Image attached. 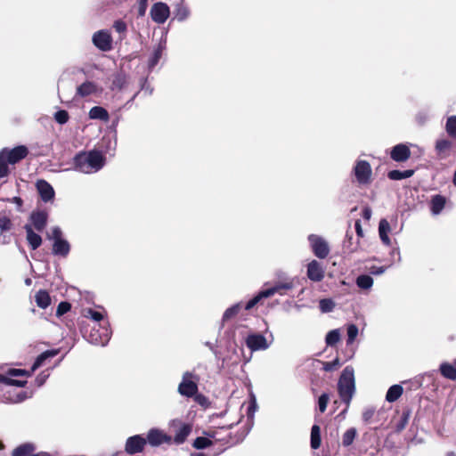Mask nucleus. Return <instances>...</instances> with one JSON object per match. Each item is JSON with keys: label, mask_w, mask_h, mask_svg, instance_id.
I'll use <instances>...</instances> for the list:
<instances>
[{"label": "nucleus", "mask_w": 456, "mask_h": 456, "mask_svg": "<svg viewBox=\"0 0 456 456\" xmlns=\"http://www.w3.org/2000/svg\"><path fill=\"white\" fill-rule=\"evenodd\" d=\"M74 164L76 170L84 174H92L102 168L105 158L98 151H84L76 155Z\"/></svg>", "instance_id": "f257e3e1"}, {"label": "nucleus", "mask_w": 456, "mask_h": 456, "mask_svg": "<svg viewBox=\"0 0 456 456\" xmlns=\"http://www.w3.org/2000/svg\"><path fill=\"white\" fill-rule=\"evenodd\" d=\"M28 151L27 147L20 145L12 150L4 149L0 151V178L5 177L9 174L8 164H16L26 158Z\"/></svg>", "instance_id": "f03ea898"}, {"label": "nucleus", "mask_w": 456, "mask_h": 456, "mask_svg": "<svg viewBox=\"0 0 456 456\" xmlns=\"http://www.w3.org/2000/svg\"><path fill=\"white\" fill-rule=\"evenodd\" d=\"M338 394L342 401L348 404L355 391L354 370L352 366H346L338 379Z\"/></svg>", "instance_id": "7ed1b4c3"}, {"label": "nucleus", "mask_w": 456, "mask_h": 456, "mask_svg": "<svg viewBox=\"0 0 456 456\" xmlns=\"http://www.w3.org/2000/svg\"><path fill=\"white\" fill-rule=\"evenodd\" d=\"M168 428L174 434L172 441L175 444H182L191 433L192 423L185 422L180 418H175L169 420Z\"/></svg>", "instance_id": "20e7f679"}, {"label": "nucleus", "mask_w": 456, "mask_h": 456, "mask_svg": "<svg viewBox=\"0 0 456 456\" xmlns=\"http://www.w3.org/2000/svg\"><path fill=\"white\" fill-rule=\"evenodd\" d=\"M48 239L53 240V254L66 257L70 250L69 243L62 239V232L59 227H53L48 234Z\"/></svg>", "instance_id": "39448f33"}, {"label": "nucleus", "mask_w": 456, "mask_h": 456, "mask_svg": "<svg viewBox=\"0 0 456 456\" xmlns=\"http://www.w3.org/2000/svg\"><path fill=\"white\" fill-rule=\"evenodd\" d=\"M310 247L314 254L321 259L326 258L330 254V247L328 242L321 236L310 234L308 236Z\"/></svg>", "instance_id": "423d86ee"}, {"label": "nucleus", "mask_w": 456, "mask_h": 456, "mask_svg": "<svg viewBox=\"0 0 456 456\" xmlns=\"http://www.w3.org/2000/svg\"><path fill=\"white\" fill-rule=\"evenodd\" d=\"M371 167L365 160H358L354 167V174L360 184H369L371 181Z\"/></svg>", "instance_id": "0eeeda50"}, {"label": "nucleus", "mask_w": 456, "mask_h": 456, "mask_svg": "<svg viewBox=\"0 0 456 456\" xmlns=\"http://www.w3.org/2000/svg\"><path fill=\"white\" fill-rule=\"evenodd\" d=\"M110 334L111 332L106 326L100 327L99 329L94 328L90 331L87 339L91 344L103 346L109 342Z\"/></svg>", "instance_id": "6e6552de"}, {"label": "nucleus", "mask_w": 456, "mask_h": 456, "mask_svg": "<svg viewBox=\"0 0 456 456\" xmlns=\"http://www.w3.org/2000/svg\"><path fill=\"white\" fill-rule=\"evenodd\" d=\"M150 13L154 22L163 24L169 17L170 10L167 4L159 2L151 6Z\"/></svg>", "instance_id": "1a4fd4ad"}, {"label": "nucleus", "mask_w": 456, "mask_h": 456, "mask_svg": "<svg viewBox=\"0 0 456 456\" xmlns=\"http://www.w3.org/2000/svg\"><path fill=\"white\" fill-rule=\"evenodd\" d=\"M272 341H267L265 337L261 334H249L246 338V345L251 351L266 350L271 346Z\"/></svg>", "instance_id": "9d476101"}, {"label": "nucleus", "mask_w": 456, "mask_h": 456, "mask_svg": "<svg viewBox=\"0 0 456 456\" xmlns=\"http://www.w3.org/2000/svg\"><path fill=\"white\" fill-rule=\"evenodd\" d=\"M192 374L185 372L183 376V380L179 384L178 392L184 396L191 397L198 391L197 384L191 380Z\"/></svg>", "instance_id": "9b49d317"}, {"label": "nucleus", "mask_w": 456, "mask_h": 456, "mask_svg": "<svg viewBox=\"0 0 456 456\" xmlns=\"http://www.w3.org/2000/svg\"><path fill=\"white\" fill-rule=\"evenodd\" d=\"M93 43L100 50L107 52L111 49L112 38L108 31L100 30L94 34Z\"/></svg>", "instance_id": "f8f14e48"}, {"label": "nucleus", "mask_w": 456, "mask_h": 456, "mask_svg": "<svg viewBox=\"0 0 456 456\" xmlns=\"http://www.w3.org/2000/svg\"><path fill=\"white\" fill-rule=\"evenodd\" d=\"M146 441L151 446H159L162 444H171L172 436L167 435L163 430L152 428L148 432Z\"/></svg>", "instance_id": "ddd939ff"}, {"label": "nucleus", "mask_w": 456, "mask_h": 456, "mask_svg": "<svg viewBox=\"0 0 456 456\" xmlns=\"http://www.w3.org/2000/svg\"><path fill=\"white\" fill-rule=\"evenodd\" d=\"M146 444V439L141 436H134L129 437L126 443V452L129 454H134L141 452L144 445Z\"/></svg>", "instance_id": "4468645a"}, {"label": "nucleus", "mask_w": 456, "mask_h": 456, "mask_svg": "<svg viewBox=\"0 0 456 456\" xmlns=\"http://www.w3.org/2000/svg\"><path fill=\"white\" fill-rule=\"evenodd\" d=\"M324 273L323 267L316 260H312L307 265V277L313 281H321Z\"/></svg>", "instance_id": "2eb2a0df"}, {"label": "nucleus", "mask_w": 456, "mask_h": 456, "mask_svg": "<svg viewBox=\"0 0 456 456\" xmlns=\"http://www.w3.org/2000/svg\"><path fill=\"white\" fill-rule=\"evenodd\" d=\"M37 189L40 194L41 199L45 201H50L54 197V190L52 185L45 180H39L37 183Z\"/></svg>", "instance_id": "dca6fc26"}, {"label": "nucleus", "mask_w": 456, "mask_h": 456, "mask_svg": "<svg viewBox=\"0 0 456 456\" xmlns=\"http://www.w3.org/2000/svg\"><path fill=\"white\" fill-rule=\"evenodd\" d=\"M410 155L411 151L404 144H397L391 151V158L397 162L406 161Z\"/></svg>", "instance_id": "f3484780"}, {"label": "nucleus", "mask_w": 456, "mask_h": 456, "mask_svg": "<svg viewBox=\"0 0 456 456\" xmlns=\"http://www.w3.org/2000/svg\"><path fill=\"white\" fill-rule=\"evenodd\" d=\"M292 287L293 284L291 281L278 282L274 286L262 290L264 292L263 296H265L267 298L273 296L274 294L283 295L285 290L290 289Z\"/></svg>", "instance_id": "a211bd4d"}, {"label": "nucleus", "mask_w": 456, "mask_h": 456, "mask_svg": "<svg viewBox=\"0 0 456 456\" xmlns=\"http://www.w3.org/2000/svg\"><path fill=\"white\" fill-rule=\"evenodd\" d=\"M99 92L97 85L92 81H86L77 88V95L86 97L95 94Z\"/></svg>", "instance_id": "6ab92c4d"}, {"label": "nucleus", "mask_w": 456, "mask_h": 456, "mask_svg": "<svg viewBox=\"0 0 456 456\" xmlns=\"http://www.w3.org/2000/svg\"><path fill=\"white\" fill-rule=\"evenodd\" d=\"M24 229L27 232V240L32 249H37L42 243L41 236L36 233L30 224H26Z\"/></svg>", "instance_id": "aec40b11"}, {"label": "nucleus", "mask_w": 456, "mask_h": 456, "mask_svg": "<svg viewBox=\"0 0 456 456\" xmlns=\"http://www.w3.org/2000/svg\"><path fill=\"white\" fill-rule=\"evenodd\" d=\"M390 231L391 227L387 219H381L379 224V234L382 242L387 246L391 244V240L388 237Z\"/></svg>", "instance_id": "412c9836"}, {"label": "nucleus", "mask_w": 456, "mask_h": 456, "mask_svg": "<svg viewBox=\"0 0 456 456\" xmlns=\"http://www.w3.org/2000/svg\"><path fill=\"white\" fill-rule=\"evenodd\" d=\"M30 220L35 229L40 232L46 225L47 215L45 212H34L30 216Z\"/></svg>", "instance_id": "4be33fe9"}, {"label": "nucleus", "mask_w": 456, "mask_h": 456, "mask_svg": "<svg viewBox=\"0 0 456 456\" xmlns=\"http://www.w3.org/2000/svg\"><path fill=\"white\" fill-rule=\"evenodd\" d=\"M452 143L448 139H438L436 142V151L437 155L441 158H446L449 154Z\"/></svg>", "instance_id": "5701e85b"}, {"label": "nucleus", "mask_w": 456, "mask_h": 456, "mask_svg": "<svg viewBox=\"0 0 456 456\" xmlns=\"http://www.w3.org/2000/svg\"><path fill=\"white\" fill-rule=\"evenodd\" d=\"M89 118L91 119H100V120H103V121H108L110 116H109L108 111L104 108L100 107V106H95L90 110Z\"/></svg>", "instance_id": "b1692460"}, {"label": "nucleus", "mask_w": 456, "mask_h": 456, "mask_svg": "<svg viewBox=\"0 0 456 456\" xmlns=\"http://www.w3.org/2000/svg\"><path fill=\"white\" fill-rule=\"evenodd\" d=\"M440 371L444 378L452 380L456 379V362L454 364L447 362L442 363L440 366Z\"/></svg>", "instance_id": "393cba45"}, {"label": "nucleus", "mask_w": 456, "mask_h": 456, "mask_svg": "<svg viewBox=\"0 0 456 456\" xmlns=\"http://www.w3.org/2000/svg\"><path fill=\"white\" fill-rule=\"evenodd\" d=\"M35 300L37 306L42 309H45L51 304V297L45 290H39L35 296Z\"/></svg>", "instance_id": "a878e982"}, {"label": "nucleus", "mask_w": 456, "mask_h": 456, "mask_svg": "<svg viewBox=\"0 0 456 456\" xmlns=\"http://www.w3.org/2000/svg\"><path fill=\"white\" fill-rule=\"evenodd\" d=\"M403 387L400 385H394L389 387L386 395V400L389 403L396 401L403 394Z\"/></svg>", "instance_id": "bb28decb"}, {"label": "nucleus", "mask_w": 456, "mask_h": 456, "mask_svg": "<svg viewBox=\"0 0 456 456\" xmlns=\"http://www.w3.org/2000/svg\"><path fill=\"white\" fill-rule=\"evenodd\" d=\"M57 354V351L55 350H48L44 353H42L40 355L37 356L36 359L32 368H31V373L35 371L37 368L43 365L44 362L51 357H53Z\"/></svg>", "instance_id": "cd10ccee"}, {"label": "nucleus", "mask_w": 456, "mask_h": 456, "mask_svg": "<svg viewBox=\"0 0 456 456\" xmlns=\"http://www.w3.org/2000/svg\"><path fill=\"white\" fill-rule=\"evenodd\" d=\"M445 204V200L444 197L440 195H436L433 197L431 200V211L434 215L439 214L444 208Z\"/></svg>", "instance_id": "c85d7f7f"}, {"label": "nucleus", "mask_w": 456, "mask_h": 456, "mask_svg": "<svg viewBox=\"0 0 456 456\" xmlns=\"http://www.w3.org/2000/svg\"><path fill=\"white\" fill-rule=\"evenodd\" d=\"M321 445V429L317 425H314L311 429V447L318 449Z\"/></svg>", "instance_id": "c756f323"}, {"label": "nucleus", "mask_w": 456, "mask_h": 456, "mask_svg": "<svg viewBox=\"0 0 456 456\" xmlns=\"http://www.w3.org/2000/svg\"><path fill=\"white\" fill-rule=\"evenodd\" d=\"M240 309H241L240 303H237V304L232 305L231 307L227 308L223 314L222 322H225L231 320L232 318H233L234 316H236L239 314Z\"/></svg>", "instance_id": "7c9ffc66"}, {"label": "nucleus", "mask_w": 456, "mask_h": 456, "mask_svg": "<svg viewBox=\"0 0 456 456\" xmlns=\"http://www.w3.org/2000/svg\"><path fill=\"white\" fill-rule=\"evenodd\" d=\"M413 175V170H392L388 173L387 176L391 180H403L411 177Z\"/></svg>", "instance_id": "2f4dec72"}, {"label": "nucleus", "mask_w": 456, "mask_h": 456, "mask_svg": "<svg viewBox=\"0 0 456 456\" xmlns=\"http://www.w3.org/2000/svg\"><path fill=\"white\" fill-rule=\"evenodd\" d=\"M357 430L354 428H348L342 436V444L345 447L351 445L356 437Z\"/></svg>", "instance_id": "473e14b6"}, {"label": "nucleus", "mask_w": 456, "mask_h": 456, "mask_svg": "<svg viewBox=\"0 0 456 456\" xmlns=\"http://www.w3.org/2000/svg\"><path fill=\"white\" fill-rule=\"evenodd\" d=\"M445 131L449 136L456 140V116H450L447 118Z\"/></svg>", "instance_id": "72a5a7b5"}, {"label": "nucleus", "mask_w": 456, "mask_h": 456, "mask_svg": "<svg viewBox=\"0 0 456 456\" xmlns=\"http://www.w3.org/2000/svg\"><path fill=\"white\" fill-rule=\"evenodd\" d=\"M340 330L338 329L329 331L326 335V344L330 346H334L340 340Z\"/></svg>", "instance_id": "f704fd0d"}, {"label": "nucleus", "mask_w": 456, "mask_h": 456, "mask_svg": "<svg viewBox=\"0 0 456 456\" xmlns=\"http://www.w3.org/2000/svg\"><path fill=\"white\" fill-rule=\"evenodd\" d=\"M164 50V45H159V46L154 50L152 56L149 60V68L153 69L158 62L159 61L162 53Z\"/></svg>", "instance_id": "c9c22d12"}, {"label": "nucleus", "mask_w": 456, "mask_h": 456, "mask_svg": "<svg viewBox=\"0 0 456 456\" xmlns=\"http://www.w3.org/2000/svg\"><path fill=\"white\" fill-rule=\"evenodd\" d=\"M356 284L359 288L363 289H370L373 285V279L369 275H360L356 279Z\"/></svg>", "instance_id": "e433bc0d"}, {"label": "nucleus", "mask_w": 456, "mask_h": 456, "mask_svg": "<svg viewBox=\"0 0 456 456\" xmlns=\"http://www.w3.org/2000/svg\"><path fill=\"white\" fill-rule=\"evenodd\" d=\"M0 382L8 386H15L19 387H22L27 384L26 380L13 379L12 378L4 375H0Z\"/></svg>", "instance_id": "4c0bfd02"}, {"label": "nucleus", "mask_w": 456, "mask_h": 456, "mask_svg": "<svg viewBox=\"0 0 456 456\" xmlns=\"http://www.w3.org/2000/svg\"><path fill=\"white\" fill-rule=\"evenodd\" d=\"M34 451V447L32 444H25L19 447H17L13 452L12 456H26Z\"/></svg>", "instance_id": "58836bf2"}, {"label": "nucleus", "mask_w": 456, "mask_h": 456, "mask_svg": "<svg viewBox=\"0 0 456 456\" xmlns=\"http://www.w3.org/2000/svg\"><path fill=\"white\" fill-rule=\"evenodd\" d=\"M346 333H347L346 344L351 345L354 343L356 337L358 336L359 330L356 325L349 324L346 328Z\"/></svg>", "instance_id": "ea45409f"}, {"label": "nucleus", "mask_w": 456, "mask_h": 456, "mask_svg": "<svg viewBox=\"0 0 456 456\" xmlns=\"http://www.w3.org/2000/svg\"><path fill=\"white\" fill-rule=\"evenodd\" d=\"M211 444H212V442L208 438L200 436L194 440L193 446L196 449H204V448L210 446Z\"/></svg>", "instance_id": "a19ab883"}, {"label": "nucleus", "mask_w": 456, "mask_h": 456, "mask_svg": "<svg viewBox=\"0 0 456 456\" xmlns=\"http://www.w3.org/2000/svg\"><path fill=\"white\" fill-rule=\"evenodd\" d=\"M319 306L322 313H330L333 310L335 304L330 299H322L319 303Z\"/></svg>", "instance_id": "79ce46f5"}, {"label": "nucleus", "mask_w": 456, "mask_h": 456, "mask_svg": "<svg viewBox=\"0 0 456 456\" xmlns=\"http://www.w3.org/2000/svg\"><path fill=\"white\" fill-rule=\"evenodd\" d=\"M84 316L86 318H91L96 322H100L103 319V314L102 313L94 311L91 308L86 309L84 311Z\"/></svg>", "instance_id": "37998d69"}, {"label": "nucleus", "mask_w": 456, "mask_h": 456, "mask_svg": "<svg viewBox=\"0 0 456 456\" xmlns=\"http://www.w3.org/2000/svg\"><path fill=\"white\" fill-rule=\"evenodd\" d=\"M264 292L260 291L257 295H256L252 299H250L245 305L246 310H250L256 304H258L262 299L266 298L265 296H263Z\"/></svg>", "instance_id": "c03bdc74"}, {"label": "nucleus", "mask_w": 456, "mask_h": 456, "mask_svg": "<svg viewBox=\"0 0 456 456\" xmlns=\"http://www.w3.org/2000/svg\"><path fill=\"white\" fill-rule=\"evenodd\" d=\"M322 365H323L322 368L325 371H332V370L338 369L341 366V363H340L338 358H336L332 362H323Z\"/></svg>", "instance_id": "a18cd8bd"}, {"label": "nucleus", "mask_w": 456, "mask_h": 456, "mask_svg": "<svg viewBox=\"0 0 456 456\" xmlns=\"http://www.w3.org/2000/svg\"><path fill=\"white\" fill-rule=\"evenodd\" d=\"M30 375H31V371H28V370H21V369H10L7 371V376L10 378L19 377V376L29 377Z\"/></svg>", "instance_id": "49530a36"}, {"label": "nucleus", "mask_w": 456, "mask_h": 456, "mask_svg": "<svg viewBox=\"0 0 456 456\" xmlns=\"http://www.w3.org/2000/svg\"><path fill=\"white\" fill-rule=\"evenodd\" d=\"M190 12L184 6H179L176 10L175 17L179 21H183L189 17Z\"/></svg>", "instance_id": "de8ad7c7"}, {"label": "nucleus", "mask_w": 456, "mask_h": 456, "mask_svg": "<svg viewBox=\"0 0 456 456\" xmlns=\"http://www.w3.org/2000/svg\"><path fill=\"white\" fill-rule=\"evenodd\" d=\"M54 118L59 124H65L69 120V114L66 110H59L54 114Z\"/></svg>", "instance_id": "09e8293b"}, {"label": "nucleus", "mask_w": 456, "mask_h": 456, "mask_svg": "<svg viewBox=\"0 0 456 456\" xmlns=\"http://www.w3.org/2000/svg\"><path fill=\"white\" fill-rule=\"evenodd\" d=\"M329 395L327 394H322L320 397H319V400H318V405H319V410L321 412H324L326 411V408H327V404L329 403Z\"/></svg>", "instance_id": "8fccbe9b"}, {"label": "nucleus", "mask_w": 456, "mask_h": 456, "mask_svg": "<svg viewBox=\"0 0 456 456\" xmlns=\"http://www.w3.org/2000/svg\"><path fill=\"white\" fill-rule=\"evenodd\" d=\"M70 310V304L68 302H61L57 307L56 314L61 316Z\"/></svg>", "instance_id": "3c124183"}, {"label": "nucleus", "mask_w": 456, "mask_h": 456, "mask_svg": "<svg viewBox=\"0 0 456 456\" xmlns=\"http://www.w3.org/2000/svg\"><path fill=\"white\" fill-rule=\"evenodd\" d=\"M12 227V222L11 220L6 217V216H3L0 218V231L3 232H5V231H9Z\"/></svg>", "instance_id": "603ef678"}, {"label": "nucleus", "mask_w": 456, "mask_h": 456, "mask_svg": "<svg viewBox=\"0 0 456 456\" xmlns=\"http://www.w3.org/2000/svg\"><path fill=\"white\" fill-rule=\"evenodd\" d=\"M147 6H148V0H139L138 1V8H137L138 16L142 17L145 15Z\"/></svg>", "instance_id": "864d4df0"}, {"label": "nucleus", "mask_w": 456, "mask_h": 456, "mask_svg": "<svg viewBox=\"0 0 456 456\" xmlns=\"http://www.w3.org/2000/svg\"><path fill=\"white\" fill-rule=\"evenodd\" d=\"M113 28L118 33H125L126 31V24L123 20H116L113 24Z\"/></svg>", "instance_id": "5fc2aeb1"}, {"label": "nucleus", "mask_w": 456, "mask_h": 456, "mask_svg": "<svg viewBox=\"0 0 456 456\" xmlns=\"http://www.w3.org/2000/svg\"><path fill=\"white\" fill-rule=\"evenodd\" d=\"M375 410L373 408H367L362 412V419L365 422H369L370 419L374 416Z\"/></svg>", "instance_id": "6e6d98bb"}, {"label": "nucleus", "mask_w": 456, "mask_h": 456, "mask_svg": "<svg viewBox=\"0 0 456 456\" xmlns=\"http://www.w3.org/2000/svg\"><path fill=\"white\" fill-rule=\"evenodd\" d=\"M386 271V267L384 266H371L370 268V273L374 275L382 274Z\"/></svg>", "instance_id": "4d7b16f0"}, {"label": "nucleus", "mask_w": 456, "mask_h": 456, "mask_svg": "<svg viewBox=\"0 0 456 456\" xmlns=\"http://www.w3.org/2000/svg\"><path fill=\"white\" fill-rule=\"evenodd\" d=\"M47 378H48V374L40 373L36 379V382H37V386L41 387L45 382Z\"/></svg>", "instance_id": "13d9d810"}, {"label": "nucleus", "mask_w": 456, "mask_h": 456, "mask_svg": "<svg viewBox=\"0 0 456 456\" xmlns=\"http://www.w3.org/2000/svg\"><path fill=\"white\" fill-rule=\"evenodd\" d=\"M354 226H355V231H356L357 235L359 237H362L363 236V231H362V225H361V222L359 220H357L355 222Z\"/></svg>", "instance_id": "bf43d9fd"}, {"label": "nucleus", "mask_w": 456, "mask_h": 456, "mask_svg": "<svg viewBox=\"0 0 456 456\" xmlns=\"http://www.w3.org/2000/svg\"><path fill=\"white\" fill-rule=\"evenodd\" d=\"M28 397V395L26 393H20L17 395V398L16 399H12V401L13 403H20V402H22L23 400H25Z\"/></svg>", "instance_id": "052dcab7"}, {"label": "nucleus", "mask_w": 456, "mask_h": 456, "mask_svg": "<svg viewBox=\"0 0 456 456\" xmlns=\"http://www.w3.org/2000/svg\"><path fill=\"white\" fill-rule=\"evenodd\" d=\"M371 214H372V212H371V209L370 208H365L362 210V216L366 220H369L371 217Z\"/></svg>", "instance_id": "680f3d73"}, {"label": "nucleus", "mask_w": 456, "mask_h": 456, "mask_svg": "<svg viewBox=\"0 0 456 456\" xmlns=\"http://www.w3.org/2000/svg\"><path fill=\"white\" fill-rule=\"evenodd\" d=\"M12 201H13L14 203H16L18 206H21V204H22V200H21V199H20V198H19V197H14V198L12 199Z\"/></svg>", "instance_id": "e2e57ef3"}, {"label": "nucleus", "mask_w": 456, "mask_h": 456, "mask_svg": "<svg viewBox=\"0 0 456 456\" xmlns=\"http://www.w3.org/2000/svg\"><path fill=\"white\" fill-rule=\"evenodd\" d=\"M346 247L348 248L349 251H351V252H354V251H355V250L357 249V245L353 247V246L350 244V245H348V246H346Z\"/></svg>", "instance_id": "0e129e2a"}, {"label": "nucleus", "mask_w": 456, "mask_h": 456, "mask_svg": "<svg viewBox=\"0 0 456 456\" xmlns=\"http://www.w3.org/2000/svg\"><path fill=\"white\" fill-rule=\"evenodd\" d=\"M446 456H456V453L453 452H448Z\"/></svg>", "instance_id": "69168bd1"}, {"label": "nucleus", "mask_w": 456, "mask_h": 456, "mask_svg": "<svg viewBox=\"0 0 456 456\" xmlns=\"http://www.w3.org/2000/svg\"><path fill=\"white\" fill-rule=\"evenodd\" d=\"M453 184L456 186V169L453 176Z\"/></svg>", "instance_id": "338daca9"}, {"label": "nucleus", "mask_w": 456, "mask_h": 456, "mask_svg": "<svg viewBox=\"0 0 456 456\" xmlns=\"http://www.w3.org/2000/svg\"><path fill=\"white\" fill-rule=\"evenodd\" d=\"M25 282H26V284H27V285H30V283H31V280H30V279H27V280L25 281Z\"/></svg>", "instance_id": "774afa93"}]
</instances>
